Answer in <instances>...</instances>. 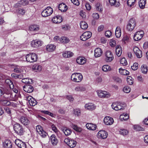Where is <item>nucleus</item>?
Masks as SVG:
<instances>
[{
  "label": "nucleus",
  "mask_w": 148,
  "mask_h": 148,
  "mask_svg": "<svg viewBox=\"0 0 148 148\" xmlns=\"http://www.w3.org/2000/svg\"><path fill=\"white\" fill-rule=\"evenodd\" d=\"M6 85L0 86V95L6 99L12 101H15L17 99L16 94L12 93L11 89Z\"/></svg>",
  "instance_id": "nucleus-1"
},
{
  "label": "nucleus",
  "mask_w": 148,
  "mask_h": 148,
  "mask_svg": "<svg viewBox=\"0 0 148 148\" xmlns=\"http://www.w3.org/2000/svg\"><path fill=\"white\" fill-rule=\"evenodd\" d=\"M136 25L135 20L134 18H131L128 22L126 25V29L129 32H132Z\"/></svg>",
  "instance_id": "nucleus-2"
},
{
  "label": "nucleus",
  "mask_w": 148,
  "mask_h": 148,
  "mask_svg": "<svg viewBox=\"0 0 148 148\" xmlns=\"http://www.w3.org/2000/svg\"><path fill=\"white\" fill-rule=\"evenodd\" d=\"M72 81L77 82H79L83 79V76L80 73H75L73 74L71 77Z\"/></svg>",
  "instance_id": "nucleus-3"
},
{
  "label": "nucleus",
  "mask_w": 148,
  "mask_h": 148,
  "mask_svg": "<svg viewBox=\"0 0 148 148\" xmlns=\"http://www.w3.org/2000/svg\"><path fill=\"white\" fill-rule=\"evenodd\" d=\"M14 129L15 132L18 135L21 136L23 134V129L20 124L18 123L15 124L14 125Z\"/></svg>",
  "instance_id": "nucleus-4"
},
{
  "label": "nucleus",
  "mask_w": 148,
  "mask_h": 148,
  "mask_svg": "<svg viewBox=\"0 0 148 148\" xmlns=\"http://www.w3.org/2000/svg\"><path fill=\"white\" fill-rule=\"evenodd\" d=\"M26 58L27 62H33L37 61V56L35 53H29L26 55Z\"/></svg>",
  "instance_id": "nucleus-5"
},
{
  "label": "nucleus",
  "mask_w": 148,
  "mask_h": 148,
  "mask_svg": "<svg viewBox=\"0 0 148 148\" xmlns=\"http://www.w3.org/2000/svg\"><path fill=\"white\" fill-rule=\"evenodd\" d=\"M64 142L67 145L70 147L73 148L76 146L77 142L71 138H65L64 140Z\"/></svg>",
  "instance_id": "nucleus-6"
},
{
  "label": "nucleus",
  "mask_w": 148,
  "mask_h": 148,
  "mask_svg": "<svg viewBox=\"0 0 148 148\" xmlns=\"http://www.w3.org/2000/svg\"><path fill=\"white\" fill-rule=\"evenodd\" d=\"M53 12V9L50 7H48L42 12L41 15L43 17H46L50 16Z\"/></svg>",
  "instance_id": "nucleus-7"
},
{
  "label": "nucleus",
  "mask_w": 148,
  "mask_h": 148,
  "mask_svg": "<svg viewBox=\"0 0 148 148\" xmlns=\"http://www.w3.org/2000/svg\"><path fill=\"white\" fill-rule=\"evenodd\" d=\"M97 92L98 96L100 97L108 98L110 96L109 92L105 91L98 90Z\"/></svg>",
  "instance_id": "nucleus-8"
},
{
  "label": "nucleus",
  "mask_w": 148,
  "mask_h": 148,
  "mask_svg": "<svg viewBox=\"0 0 148 148\" xmlns=\"http://www.w3.org/2000/svg\"><path fill=\"white\" fill-rule=\"evenodd\" d=\"M92 33L90 32H86L84 33L80 36V39L85 41L90 38L91 36Z\"/></svg>",
  "instance_id": "nucleus-9"
},
{
  "label": "nucleus",
  "mask_w": 148,
  "mask_h": 148,
  "mask_svg": "<svg viewBox=\"0 0 148 148\" xmlns=\"http://www.w3.org/2000/svg\"><path fill=\"white\" fill-rule=\"evenodd\" d=\"M144 34V32L143 31L137 32L134 35V40L136 41L140 40L143 36Z\"/></svg>",
  "instance_id": "nucleus-10"
},
{
  "label": "nucleus",
  "mask_w": 148,
  "mask_h": 148,
  "mask_svg": "<svg viewBox=\"0 0 148 148\" xmlns=\"http://www.w3.org/2000/svg\"><path fill=\"white\" fill-rule=\"evenodd\" d=\"M105 55L106 57L105 60L107 62H110L114 59L113 56L110 51H106Z\"/></svg>",
  "instance_id": "nucleus-11"
},
{
  "label": "nucleus",
  "mask_w": 148,
  "mask_h": 148,
  "mask_svg": "<svg viewBox=\"0 0 148 148\" xmlns=\"http://www.w3.org/2000/svg\"><path fill=\"white\" fill-rule=\"evenodd\" d=\"M108 135V133L103 130H101L99 131L97 134V136L98 138L102 139L106 138Z\"/></svg>",
  "instance_id": "nucleus-12"
},
{
  "label": "nucleus",
  "mask_w": 148,
  "mask_h": 148,
  "mask_svg": "<svg viewBox=\"0 0 148 148\" xmlns=\"http://www.w3.org/2000/svg\"><path fill=\"white\" fill-rule=\"evenodd\" d=\"M76 61L77 64L80 65H83L86 63L87 59L84 57L79 56L78 57Z\"/></svg>",
  "instance_id": "nucleus-13"
},
{
  "label": "nucleus",
  "mask_w": 148,
  "mask_h": 148,
  "mask_svg": "<svg viewBox=\"0 0 148 148\" xmlns=\"http://www.w3.org/2000/svg\"><path fill=\"white\" fill-rule=\"evenodd\" d=\"M133 51L138 58H140L142 57V52L138 47L136 46L134 47L133 48Z\"/></svg>",
  "instance_id": "nucleus-14"
},
{
  "label": "nucleus",
  "mask_w": 148,
  "mask_h": 148,
  "mask_svg": "<svg viewBox=\"0 0 148 148\" xmlns=\"http://www.w3.org/2000/svg\"><path fill=\"white\" fill-rule=\"evenodd\" d=\"M104 122L106 125H110L114 122L113 118L110 116L105 117L104 119Z\"/></svg>",
  "instance_id": "nucleus-15"
},
{
  "label": "nucleus",
  "mask_w": 148,
  "mask_h": 148,
  "mask_svg": "<svg viewBox=\"0 0 148 148\" xmlns=\"http://www.w3.org/2000/svg\"><path fill=\"white\" fill-rule=\"evenodd\" d=\"M23 90L25 92L28 93L32 92L34 90V88L30 85H25L23 87Z\"/></svg>",
  "instance_id": "nucleus-16"
},
{
  "label": "nucleus",
  "mask_w": 148,
  "mask_h": 148,
  "mask_svg": "<svg viewBox=\"0 0 148 148\" xmlns=\"http://www.w3.org/2000/svg\"><path fill=\"white\" fill-rule=\"evenodd\" d=\"M19 121L25 125H28L30 122L28 119L27 117L24 116L21 117Z\"/></svg>",
  "instance_id": "nucleus-17"
},
{
  "label": "nucleus",
  "mask_w": 148,
  "mask_h": 148,
  "mask_svg": "<svg viewBox=\"0 0 148 148\" xmlns=\"http://www.w3.org/2000/svg\"><path fill=\"white\" fill-rule=\"evenodd\" d=\"M41 42L40 40H33L31 43V46L32 47L35 48H37L41 45Z\"/></svg>",
  "instance_id": "nucleus-18"
},
{
  "label": "nucleus",
  "mask_w": 148,
  "mask_h": 148,
  "mask_svg": "<svg viewBox=\"0 0 148 148\" xmlns=\"http://www.w3.org/2000/svg\"><path fill=\"white\" fill-rule=\"evenodd\" d=\"M12 144L9 140H6L3 143L4 148H12Z\"/></svg>",
  "instance_id": "nucleus-19"
},
{
  "label": "nucleus",
  "mask_w": 148,
  "mask_h": 148,
  "mask_svg": "<svg viewBox=\"0 0 148 148\" xmlns=\"http://www.w3.org/2000/svg\"><path fill=\"white\" fill-rule=\"evenodd\" d=\"M28 100L29 104L31 106H34L37 103L36 100L31 96L28 97Z\"/></svg>",
  "instance_id": "nucleus-20"
},
{
  "label": "nucleus",
  "mask_w": 148,
  "mask_h": 148,
  "mask_svg": "<svg viewBox=\"0 0 148 148\" xmlns=\"http://www.w3.org/2000/svg\"><path fill=\"white\" fill-rule=\"evenodd\" d=\"M52 22L55 23H58L62 21V18L61 16H57L54 17L52 19Z\"/></svg>",
  "instance_id": "nucleus-21"
},
{
  "label": "nucleus",
  "mask_w": 148,
  "mask_h": 148,
  "mask_svg": "<svg viewBox=\"0 0 148 148\" xmlns=\"http://www.w3.org/2000/svg\"><path fill=\"white\" fill-rule=\"evenodd\" d=\"M86 127L88 129L91 130H95L97 128L96 125L92 123H87L86 125Z\"/></svg>",
  "instance_id": "nucleus-22"
},
{
  "label": "nucleus",
  "mask_w": 148,
  "mask_h": 148,
  "mask_svg": "<svg viewBox=\"0 0 148 148\" xmlns=\"http://www.w3.org/2000/svg\"><path fill=\"white\" fill-rule=\"evenodd\" d=\"M50 138L51 142L53 145H57L58 142V140L55 135H52L50 137Z\"/></svg>",
  "instance_id": "nucleus-23"
},
{
  "label": "nucleus",
  "mask_w": 148,
  "mask_h": 148,
  "mask_svg": "<svg viewBox=\"0 0 148 148\" xmlns=\"http://www.w3.org/2000/svg\"><path fill=\"white\" fill-rule=\"evenodd\" d=\"M56 47V46L53 44H49L47 46L46 49L48 52H52L55 50Z\"/></svg>",
  "instance_id": "nucleus-24"
},
{
  "label": "nucleus",
  "mask_w": 148,
  "mask_h": 148,
  "mask_svg": "<svg viewBox=\"0 0 148 148\" xmlns=\"http://www.w3.org/2000/svg\"><path fill=\"white\" fill-rule=\"evenodd\" d=\"M85 107L86 109L90 110H93L95 108V106L93 104L91 103H88L86 104Z\"/></svg>",
  "instance_id": "nucleus-25"
},
{
  "label": "nucleus",
  "mask_w": 148,
  "mask_h": 148,
  "mask_svg": "<svg viewBox=\"0 0 148 148\" xmlns=\"http://www.w3.org/2000/svg\"><path fill=\"white\" fill-rule=\"evenodd\" d=\"M102 53V51L100 48H97L95 50V56L96 57L100 56Z\"/></svg>",
  "instance_id": "nucleus-26"
},
{
  "label": "nucleus",
  "mask_w": 148,
  "mask_h": 148,
  "mask_svg": "<svg viewBox=\"0 0 148 148\" xmlns=\"http://www.w3.org/2000/svg\"><path fill=\"white\" fill-rule=\"evenodd\" d=\"M51 127L52 130L57 135L59 138H60L61 137V134L60 132L58 130L56 127L55 125L53 124L51 126Z\"/></svg>",
  "instance_id": "nucleus-27"
},
{
  "label": "nucleus",
  "mask_w": 148,
  "mask_h": 148,
  "mask_svg": "<svg viewBox=\"0 0 148 148\" xmlns=\"http://www.w3.org/2000/svg\"><path fill=\"white\" fill-rule=\"evenodd\" d=\"M67 6L63 3L60 4L58 6V8L59 10L61 11L64 12H66L67 10Z\"/></svg>",
  "instance_id": "nucleus-28"
},
{
  "label": "nucleus",
  "mask_w": 148,
  "mask_h": 148,
  "mask_svg": "<svg viewBox=\"0 0 148 148\" xmlns=\"http://www.w3.org/2000/svg\"><path fill=\"white\" fill-rule=\"evenodd\" d=\"M73 53L70 51H65L63 53V56L65 58H68L72 57Z\"/></svg>",
  "instance_id": "nucleus-29"
},
{
  "label": "nucleus",
  "mask_w": 148,
  "mask_h": 148,
  "mask_svg": "<svg viewBox=\"0 0 148 148\" xmlns=\"http://www.w3.org/2000/svg\"><path fill=\"white\" fill-rule=\"evenodd\" d=\"M5 83L8 84L6 86L10 88H14V86L13 82L9 79H7L5 80Z\"/></svg>",
  "instance_id": "nucleus-30"
},
{
  "label": "nucleus",
  "mask_w": 148,
  "mask_h": 148,
  "mask_svg": "<svg viewBox=\"0 0 148 148\" xmlns=\"http://www.w3.org/2000/svg\"><path fill=\"white\" fill-rule=\"evenodd\" d=\"M121 116H124V117H121V121H127L129 118V115L128 114L123 113L121 114Z\"/></svg>",
  "instance_id": "nucleus-31"
},
{
  "label": "nucleus",
  "mask_w": 148,
  "mask_h": 148,
  "mask_svg": "<svg viewBox=\"0 0 148 148\" xmlns=\"http://www.w3.org/2000/svg\"><path fill=\"white\" fill-rule=\"evenodd\" d=\"M109 1L111 5H115L116 7H119L120 4L119 2H116V0H109Z\"/></svg>",
  "instance_id": "nucleus-32"
},
{
  "label": "nucleus",
  "mask_w": 148,
  "mask_h": 148,
  "mask_svg": "<svg viewBox=\"0 0 148 148\" xmlns=\"http://www.w3.org/2000/svg\"><path fill=\"white\" fill-rule=\"evenodd\" d=\"M146 0H140L139 2V5L140 8L143 9L145 6Z\"/></svg>",
  "instance_id": "nucleus-33"
},
{
  "label": "nucleus",
  "mask_w": 148,
  "mask_h": 148,
  "mask_svg": "<svg viewBox=\"0 0 148 148\" xmlns=\"http://www.w3.org/2000/svg\"><path fill=\"white\" fill-rule=\"evenodd\" d=\"M22 82L25 84H32L33 83L32 80L31 79L27 78L23 79Z\"/></svg>",
  "instance_id": "nucleus-34"
},
{
  "label": "nucleus",
  "mask_w": 148,
  "mask_h": 148,
  "mask_svg": "<svg viewBox=\"0 0 148 148\" xmlns=\"http://www.w3.org/2000/svg\"><path fill=\"white\" fill-rule=\"evenodd\" d=\"M80 27L82 29H85L87 28L88 25L85 21H82L80 23Z\"/></svg>",
  "instance_id": "nucleus-35"
},
{
  "label": "nucleus",
  "mask_w": 148,
  "mask_h": 148,
  "mask_svg": "<svg viewBox=\"0 0 148 148\" xmlns=\"http://www.w3.org/2000/svg\"><path fill=\"white\" fill-rule=\"evenodd\" d=\"M32 69L36 72L40 71L42 69L41 65H33Z\"/></svg>",
  "instance_id": "nucleus-36"
},
{
  "label": "nucleus",
  "mask_w": 148,
  "mask_h": 148,
  "mask_svg": "<svg viewBox=\"0 0 148 148\" xmlns=\"http://www.w3.org/2000/svg\"><path fill=\"white\" fill-rule=\"evenodd\" d=\"M71 127L76 131L78 132H81L82 131V129L80 127H78L77 125L72 124L71 125Z\"/></svg>",
  "instance_id": "nucleus-37"
},
{
  "label": "nucleus",
  "mask_w": 148,
  "mask_h": 148,
  "mask_svg": "<svg viewBox=\"0 0 148 148\" xmlns=\"http://www.w3.org/2000/svg\"><path fill=\"white\" fill-rule=\"evenodd\" d=\"M115 34L116 38H119L120 37V27L118 26L116 27Z\"/></svg>",
  "instance_id": "nucleus-38"
},
{
  "label": "nucleus",
  "mask_w": 148,
  "mask_h": 148,
  "mask_svg": "<svg viewBox=\"0 0 148 148\" xmlns=\"http://www.w3.org/2000/svg\"><path fill=\"white\" fill-rule=\"evenodd\" d=\"M63 131L66 136L69 135L71 133V130L67 128H64L63 130Z\"/></svg>",
  "instance_id": "nucleus-39"
},
{
  "label": "nucleus",
  "mask_w": 148,
  "mask_h": 148,
  "mask_svg": "<svg viewBox=\"0 0 148 148\" xmlns=\"http://www.w3.org/2000/svg\"><path fill=\"white\" fill-rule=\"evenodd\" d=\"M96 10L98 11L101 12L103 10V8L101 3H98L96 5Z\"/></svg>",
  "instance_id": "nucleus-40"
},
{
  "label": "nucleus",
  "mask_w": 148,
  "mask_h": 148,
  "mask_svg": "<svg viewBox=\"0 0 148 148\" xmlns=\"http://www.w3.org/2000/svg\"><path fill=\"white\" fill-rule=\"evenodd\" d=\"M29 29L32 31H37L39 30V27L36 25H31L29 27Z\"/></svg>",
  "instance_id": "nucleus-41"
},
{
  "label": "nucleus",
  "mask_w": 148,
  "mask_h": 148,
  "mask_svg": "<svg viewBox=\"0 0 148 148\" xmlns=\"http://www.w3.org/2000/svg\"><path fill=\"white\" fill-rule=\"evenodd\" d=\"M147 68V65H142L140 68L142 72L144 74H146L148 71Z\"/></svg>",
  "instance_id": "nucleus-42"
},
{
  "label": "nucleus",
  "mask_w": 148,
  "mask_h": 148,
  "mask_svg": "<svg viewBox=\"0 0 148 148\" xmlns=\"http://www.w3.org/2000/svg\"><path fill=\"white\" fill-rule=\"evenodd\" d=\"M60 40L61 42L64 43H67L69 41V39L67 37L64 36L61 37Z\"/></svg>",
  "instance_id": "nucleus-43"
},
{
  "label": "nucleus",
  "mask_w": 148,
  "mask_h": 148,
  "mask_svg": "<svg viewBox=\"0 0 148 148\" xmlns=\"http://www.w3.org/2000/svg\"><path fill=\"white\" fill-rule=\"evenodd\" d=\"M112 108L115 110H118L120 109V105H117L116 103H113L112 105Z\"/></svg>",
  "instance_id": "nucleus-44"
},
{
  "label": "nucleus",
  "mask_w": 148,
  "mask_h": 148,
  "mask_svg": "<svg viewBox=\"0 0 148 148\" xmlns=\"http://www.w3.org/2000/svg\"><path fill=\"white\" fill-rule=\"evenodd\" d=\"M133 79L130 76H128L127 79V83L130 85H132L133 83Z\"/></svg>",
  "instance_id": "nucleus-45"
},
{
  "label": "nucleus",
  "mask_w": 148,
  "mask_h": 148,
  "mask_svg": "<svg viewBox=\"0 0 148 148\" xmlns=\"http://www.w3.org/2000/svg\"><path fill=\"white\" fill-rule=\"evenodd\" d=\"M76 91H82L85 90V88L83 86H78L76 87L75 89Z\"/></svg>",
  "instance_id": "nucleus-46"
},
{
  "label": "nucleus",
  "mask_w": 148,
  "mask_h": 148,
  "mask_svg": "<svg viewBox=\"0 0 148 148\" xmlns=\"http://www.w3.org/2000/svg\"><path fill=\"white\" fill-rule=\"evenodd\" d=\"M136 0H127V5L130 7L134 5L135 3Z\"/></svg>",
  "instance_id": "nucleus-47"
},
{
  "label": "nucleus",
  "mask_w": 148,
  "mask_h": 148,
  "mask_svg": "<svg viewBox=\"0 0 148 148\" xmlns=\"http://www.w3.org/2000/svg\"><path fill=\"white\" fill-rule=\"evenodd\" d=\"M131 90V89L130 87L128 86H124L123 88V91L124 92L126 93H129Z\"/></svg>",
  "instance_id": "nucleus-48"
},
{
  "label": "nucleus",
  "mask_w": 148,
  "mask_h": 148,
  "mask_svg": "<svg viewBox=\"0 0 148 148\" xmlns=\"http://www.w3.org/2000/svg\"><path fill=\"white\" fill-rule=\"evenodd\" d=\"M111 69V68L110 65H103L102 67V70L106 72L108 71H110Z\"/></svg>",
  "instance_id": "nucleus-49"
},
{
  "label": "nucleus",
  "mask_w": 148,
  "mask_h": 148,
  "mask_svg": "<svg viewBox=\"0 0 148 148\" xmlns=\"http://www.w3.org/2000/svg\"><path fill=\"white\" fill-rule=\"evenodd\" d=\"M121 74L123 75H128L130 74V72L126 70L122 69L121 68Z\"/></svg>",
  "instance_id": "nucleus-50"
},
{
  "label": "nucleus",
  "mask_w": 148,
  "mask_h": 148,
  "mask_svg": "<svg viewBox=\"0 0 148 148\" xmlns=\"http://www.w3.org/2000/svg\"><path fill=\"white\" fill-rule=\"evenodd\" d=\"M129 37L126 35H125L122 40V42L124 44H126L129 41Z\"/></svg>",
  "instance_id": "nucleus-51"
},
{
  "label": "nucleus",
  "mask_w": 148,
  "mask_h": 148,
  "mask_svg": "<svg viewBox=\"0 0 148 148\" xmlns=\"http://www.w3.org/2000/svg\"><path fill=\"white\" fill-rule=\"evenodd\" d=\"M120 45H118L116 47V53L118 57L120 56Z\"/></svg>",
  "instance_id": "nucleus-52"
},
{
  "label": "nucleus",
  "mask_w": 148,
  "mask_h": 148,
  "mask_svg": "<svg viewBox=\"0 0 148 148\" xmlns=\"http://www.w3.org/2000/svg\"><path fill=\"white\" fill-rule=\"evenodd\" d=\"M81 112V111L79 109H77L74 110V114L78 116L80 115Z\"/></svg>",
  "instance_id": "nucleus-53"
},
{
  "label": "nucleus",
  "mask_w": 148,
  "mask_h": 148,
  "mask_svg": "<svg viewBox=\"0 0 148 148\" xmlns=\"http://www.w3.org/2000/svg\"><path fill=\"white\" fill-rule=\"evenodd\" d=\"M41 112L45 114H48L52 117H54L53 114L51 112H49L47 110H41Z\"/></svg>",
  "instance_id": "nucleus-54"
},
{
  "label": "nucleus",
  "mask_w": 148,
  "mask_h": 148,
  "mask_svg": "<svg viewBox=\"0 0 148 148\" xmlns=\"http://www.w3.org/2000/svg\"><path fill=\"white\" fill-rule=\"evenodd\" d=\"M1 103L3 106H9L10 103V101L7 100L1 101L0 102Z\"/></svg>",
  "instance_id": "nucleus-55"
},
{
  "label": "nucleus",
  "mask_w": 148,
  "mask_h": 148,
  "mask_svg": "<svg viewBox=\"0 0 148 148\" xmlns=\"http://www.w3.org/2000/svg\"><path fill=\"white\" fill-rule=\"evenodd\" d=\"M36 130L39 134L42 131H43L42 127L39 125H38L36 127Z\"/></svg>",
  "instance_id": "nucleus-56"
},
{
  "label": "nucleus",
  "mask_w": 148,
  "mask_h": 148,
  "mask_svg": "<svg viewBox=\"0 0 148 148\" xmlns=\"http://www.w3.org/2000/svg\"><path fill=\"white\" fill-rule=\"evenodd\" d=\"M128 133L129 132L127 130L125 129L121 130V134L123 135V136L127 135Z\"/></svg>",
  "instance_id": "nucleus-57"
},
{
  "label": "nucleus",
  "mask_w": 148,
  "mask_h": 148,
  "mask_svg": "<svg viewBox=\"0 0 148 148\" xmlns=\"http://www.w3.org/2000/svg\"><path fill=\"white\" fill-rule=\"evenodd\" d=\"M134 129L136 130L137 131H143V128L140 125H135L134 127Z\"/></svg>",
  "instance_id": "nucleus-58"
},
{
  "label": "nucleus",
  "mask_w": 148,
  "mask_h": 148,
  "mask_svg": "<svg viewBox=\"0 0 148 148\" xmlns=\"http://www.w3.org/2000/svg\"><path fill=\"white\" fill-rule=\"evenodd\" d=\"M18 147L19 148H26V145L25 143L22 141L21 144L20 143L19 145H18Z\"/></svg>",
  "instance_id": "nucleus-59"
},
{
  "label": "nucleus",
  "mask_w": 148,
  "mask_h": 148,
  "mask_svg": "<svg viewBox=\"0 0 148 148\" xmlns=\"http://www.w3.org/2000/svg\"><path fill=\"white\" fill-rule=\"evenodd\" d=\"M110 44L112 47H114L116 45V42L115 40L114 39H112L110 40Z\"/></svg>",
  "instance_id": "nucleus-60"
},
{
  "label": "nucleus",
  "mask_w": 148,
  "mask_h": 148,
  "mask_svg": "<svg viewBox=\"0 0 148 148\" xmlns=\"http://www.w3.org/2000/svg\"><path fill=\"white\" fill-rule=\"evenodd\" d=\"M18 13L22 15H24L25 12V10L21 8L18 9Z\"/></svg>",
  "instance_id": "nucleus-61"
},
{
  "label": "nucleus",
  "mask_w": 148,
  "mask_h": 148,
  "mask_svg": "<svg viewBox=\"0 0 148 148\" xmlns=\"http://www.w3.org/2000/svg\"><path fill=\"white\" fill-rule=\"evenodd\" d=\"M125 64V65H127V60L124 58L121 59V64Z\"/></svg>",
  "instance_id": "nucleus-62"
},
{
  "label": "nucleus",
  "mask_w": 148,
  "mask_h": 148,
  "mask_svg": "<svg viewBox=\"0 0 148 148\" xmlns=\"http://www.w3.org/2000/svg\"><path fill=\"white\" fill-rule=\"evenodd\" d=\"M92 16L93 18L95 19H97L99 18V14L97 13H94L92 15Z\"/></svg>",
  "instance_id": "nucleus-63"
},
{
  "label": "nucleus",
  "mask_w": 148,
  "mask_h": 148,
  "mask_svg": "<svg viewBox=\"0 0 148 148\" xmlns=\"http://www.w3.org/2000/svg\"><path fill=\"white\" fill-rule=\"evenodd\" d=\"M47 134L46 132L44 130L42 131V132L39 134H40V136L43 138L45 137L46 136Z\"/></svg>",
  "instance_id": "nucleus-64"
}]
</instances>
